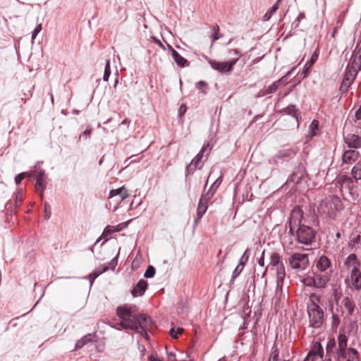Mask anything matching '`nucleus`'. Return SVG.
Wrapping results in <instances>:
<instances>
[{
  "mask_svg": "<svg viewBox=\"0 0 361 361\" xmlns=\"http://www.w3.org/2000/svg\"><path fill=\"white\" fill-rule=\"evenodd\" d=\"M172 57L179 67L184 68L186 66H188L190 65V63L188 61L183 57L181 55L178 54L176 51H173V55Z\"/></svg>",
  "mask_w": 361,
  "mask_h": 361,
  "instance_id": "nucleus-22",
  "label": "nucleus"
},
{
  "mask_svg": "<svg viewBox=\"0 0 361 361\" xmlns=\"http://www.w3.org/2000/svg\"><path fill=\"white\" fill-rule=\"evenodd\" d=\"M207 84L204 81L200 80L197 82L196 87L197 89H200L202 87L206 86Z\"/></svg>",
  "mask_w": 361,
  "mask_h": 361,
  "instance_id": "nucleus-63",
  "label": "nucleus"
},
{
  "mask_svg": "<svg viewBox=\"0 0 361 361\" xmlns=\"http://www.w3.org/2000/svg\"><path fill=\"white\" fill-rule=\"evenodd\" d=\"M330 280V278L327 275L314 274V277L311 279L312 283H306L307 286H313L315 288H324L326 283Z\"/></svg>",
  "mask_w": 361,
  "mask_h": 361,
  "instance_id": "nucleus-13",
  "label": "nucleus"
},
{
  "mask_svg": "<svg viewBox=\"0 0 361 361\" xmlns=\"http://www.w3.org/2000/svg\"><path fill=\"white\" fill-rule=\"evenodd\" d=\"M44 218L46 219H49L51 215V207L48 202H45L44 204Z\"/></svg>",
  "mask_w": 361,
  "mask_h": 361,
  "instance_id": "nucleus-49",
  "label": "nucleus"
},
{
  "mask_svg": "<svg viewBox=\"0 0 361 361\" xmlns=\"http://www.w3.org/2000/svg\"><path fill=\"white\" fill-rule=\"evenodd\" d=\"M350 279L352 281V283L353 287L356 290L361 289V272L358 267L353 268L350 274Z\"/></svg>",
  "mask_w": 361,
  "mask_h": 361,
  "instance_id": "nucleus-15",
  "label": "nucleus"
},
{
  "mask_svg": "<svg viewBox=\"0 0 361 361\" xmlns=\"http://www.w3.org/2000/svg\"><path fill=\"white\" fill-rule=\"evenodd\" d=\"M341 303L343 305L345 308L348 310V314L349 316L353 315L355 311V303L351 298L345 297L342 300Z\"/></svg>",
  "mask_w": 361,
  "mask_h": 361,
  "instance_id": "nucleus-25",
  "label": "nucleus"
},
{
  "mask_svg": "<svg viewBox=\"0 0 361 361\" xmlns=\"http://www.w3.org/2000/svg\"><path fill=\"white\" fill-rule=\"evenodd\" d=\"M155 272V268L153 266L149 265L147 268L144 276L147 279L152 278L154 276Z\"/></svg>",
  "mask_w": 361,
  "mask_h": 361,
  "instance_id": "nucleus-44",
  "label": "nucleus"
},
{
  "mask_svg": "<svg viewBox=\"0 0 361 361\" xmlns=\"http://www.w3.org/2000/svg\"><path fill=\"white\" fill-rule=\"evenodd\" d=\"M317 59H318V54L317 53H314V54L311 56L310 60L307 61L305 63V64L304 65V67L302 68V74L303 75V78H305L307 76L312 66L316 62Z\"/></svg>",
  "mask_w": 361,
  "mask_h": 361,
  "instance_id": "nucleus-21",
  "label": "nucleus"
},
{
  "mask_svg": "<svg viewBox=\"0 0 361 361\" xmlns=\"http://www.w3.org/2000/svg\"><path fill=\"white\" fill-rule=\"evenodd\" d=\"M202 166V163L194 157L190 164L186 166V175L193 173L197 169H201Z\"/></svg>",
  "mask_w": 361,
  "mask_h": 361,
  "instance_id": "nucleus-26",
  "label": "nucleus"
},
{
  "mask_svg": "<svg viewBox=\"0 0 361 361\" xmlns=\"http://www.w3.org/2000/svg\"><path fill=\"white\" fill-rule=\"evenodd\" d=\"M99 276V273H96L95 270L87 276H85V279H89L90 282V286L92 285L93 281Z\"/></svg>",
  "mask_w": 361,
  "mask_h": 361,
  "instance_id": "nucleus-52",
  "label": "nucleus"
},
{
  "mask_svg": "<svg viewBox=\"0 0 361 361\" xmlns=\"http://www.w3.org/2000/svg\"><path fill=\"white\" fill-rule=\"evenodd\" d=\"M276 279H277V287L279 286V283H283L285 276H286V271H285V267L283 264L276 266Z\"/></svg>",
  "mask_w": 361,
  "mask_h": 361,
  "instance_id": "nucleus-32",
  "label": "nucleus"
},
{
  "mask_svg": "<svg viewBox=\"0 0 361 361\" xmlns=\"http://www.w3.org/2000/svg\"><path fill=\"white\" fill-rule=\"evenodd\" d=\"M118 255L119 253H118L117 255L114 257L108 264L107 266L109 267V269L114 270L115 267L117 266Z\"/></svg>",
  "mask_w": 361,
  "mask_h": 361,
  "instance_id": "nucleus-50",
  "label": "nucleus"
},
{
  "mask_svg": "<svg viewBox=\"0 0 361 361\" xmlns=\"http://www.w3.org/2000/svg\"><path fill=\"white\" fill-rule=\"evenodd\" d=\"M298 149L295 148H286L279 150L276 154L272 156L269 159V163L270 164H274L277 166L279 160H285L287 158L293 157L298 152Z\"/></svg>",
  "mask_w": 361,
  "mask_h": 361,
  "instance_id": "nucleus-10",
  "label": "nucleus"
},
{
  "mask_svg": "<svg viewBox=\"0 0 361 361\" xmlns=\"http://www.w3.org/2000/svg\"><path fill=\"white\" fill-rule=\"evenodd\" d=\"M183 332V329L178 328L176 330L174 328L170 329L169 334L172 338H177L178 334H181Z\"/></svg>",
  "mask_w": 361,
  "mask_h": 361,
  "instance_id": "nucleus-48",
  "label": "nucleus"
},
{
  "mask_svg": "<svg viewBox=\"0 0 361 361\" xmlns=\"http://www.w3.org/2000/svg\"><path fill=\"white\" fill-rule=\"evenodd\" d=\"M288 224L289 233L295 238L296 241L299 244L312 247L316 242L317 232L311 226L305 224L302 209L295 207L292 210Z\"/></svg>",
  "mask_w": 361,
  "mask_h": 361,
  "instance_id": "nucleus-1",
  "label": "nucleus"
},
{
  "mask_svg": "<svg viewBox=\"0 0 361 361\" xmlns=\"http://www.w3.org/2000/svg\"><path fill=\"white\" fill-rule=\"evenodd\" d=\"M207 62L211 67L221 73H227L233 69V66L238 61L239 58L233 59L228 61H216L207 57Z\"/></svg>",
  "mask_w": 361,
  "mask_h": 361,
  "instance_id": "nucleus-9",
  "label": "nucleus"
},
{
  "mask_svg": "<svg viewBox=\"0 0 361 361\" xmlns=\"http://www.w3.org/2000/svg\"><path fill=\"white\" fill-rule=\"evenodd\" d=\"M36 184H35V190L37 193H39L41 199H43V192L47 186V182L44 179L35 178Z\"/></svg>",
  "mask_w": 361,
  "mask_h": 361,
  "instance_id": "nucleus-30",
  "label": "nucleus"
},
{
  "mask_svg": "<svg viewBox=\"0 0 361 361\" xmlns=\"http://www.w3.org/2000/svg\"><path fill=\"white\" fill-rule=\"evenodd\" d=\"M135 309V306L128 305H120L116 308V315L121 320L118 324L125 330H130L136 326L134 323L137 315L134 314Z\"/></svg>",
  "mask_w": 361,
  "mask_h": 361,
  "instance_id": "nucleus-4",
  "label": "nucleus"
},
{
  "mask_svg": "<svg viewBox=\"0 0 361 361\" xmlns=\"http://www.w3.org/2000/svg\"><path fill=\"white\" fill-rule=\"evenodd\" d=\"M281 0H277L276 2L271 6V8L267 11L263 16L264 21H268L271 18L273 14L278 10L279 4Z\"/></svg>",
  "mask_w": 361,
  "mask_h": 361,
  "instance_id": "nucleus-34",
  "label": "nucleus"
},
{
  "mask_svg": "<svg viewBox=\"0 0 361 361\" xmlns=\"http://www.w3.org/2000/svg\"><path fill=\"white\" fill-rule=\"evenodd\" d=\"M22 190H20L18 193V195H16V201H15V205H16V208L18 207L21 202H23V194H22Z\"/></svg>",
  "mask_w": 361,
  "mask_h": 361,
  "instance_id": "nucleus-51",
  "label": "nucleus"
},
{
  "mask_svg": "<svg viewBox=\"0 0 361 361\" xmlns=\"http://www.w3.org/2000/svg\"><path fill=\"white\" fill-rule=\"evenodd\" d=\"M212 149V146H211L209 142L204 144L200 152L195 157V158L201 162V160L204 157V154L206 153V158H207L208 157V155L209 154Z\"/></svg>",
  "mask_w": 361,
  "mask_h": 361,
  "instance_id": "nucleus-28",
  "label": "nucleus"
},
{
  "mask_svg": "<svg viewBox=\"0 0 361 361\" xmlns=\"http://www.w3.org/2000/svg\"><path fill=\"white\" fill-rule=\"evenodd\" d=\"M306 174L305 166L302 163H300L297 165L290 176L288 179V181L292 182L295 184H298L301 182L302 179L305 177Z\"/></svg>",
  "mask_w": 361,
  "mask_h": 361,
  "instance_id": "nucleus-12",
  "label": "nucleus"
},
{
  "mask_svg": "<svg viewBox=\"0 0 361 361\" xmlns=\"http://www.w3.org/2000/svg\"><path fill=\"white\" fill-rule=\"evenodd\" d=\"M249 252H250L249 249H247L244 252L243 255L241 256V257L239 260L240 266L245 267V265L247 264L248 259H249Z\"/></svg>",
  "mask_w": 361,
  "mask_h": 361,
  "instance_id": "nucleus-43",
  "label": "nucleus"
},
{
  "mask_svg": "<svg viewBox=\"0 0 361 361\" xmlns=\"http://www.w3.org/2000/svg\"><path fill=\"white\" fill-rule=\"evenodd\" d=\"M355 116L356 118V120L361 119V107L355 112Z\"/></svg>",
  "mask_w": 361,
  "mask_h": 361,
  "instance_id": "nucleus-62",
  "label": "nucleus"
},
{
  "mask_svg": "<svg viewBox=\"0 0 361 361\" xmlns=\"http://www.w3.org/2000/svg\"><path fill=\"white\" fill-rule=\"evenodd\" d=\"M243 269H244V267L240 266V264L238 263V266L235 267V269L233 271L231 281L235 280L240 275V274L243 271Z\"/></svg>",
  "mask_w": 361,
  "mask_h": 361,
  "instance_id": "nucleus-46",
  "label": "nucleus"
},
{
  "mask_svg": "<svg viewBox=\"0 0 361 361\" xmlns=\"http://www.w3.org/2000/svg\"><path fill=\"white\" fill-rule=\"evenodd\" d=\"M25 176V173H18L15 177V183L16 185H19Z\"/></svg>",
  "mask_w": 361,
  "mask_h": 361,
  "instance_id": "nucleus-54",
  "label": "nucleus"
},
{
  "mask_svg": "<svg viewBox=\"0 0 361 361\" xmlns=\"http://www.w3.org/2000/svg\"><path fill=\"white\" fill-rule=\"evenodd\" d=\"M291 72H288L286 75L283 76L279 80H276V83L279 85V86L282 85H285L287 82V76L290 74Z\"/></svg>",
  "mask_w": 361,
  "mask_h": 361,
  "instance_id": "nucleus-55",
  "label": "nucleus"
},
{
  "mask_svg": "<svg viewBox=\"0 0 361 361\" xmlns=\"http://www.w3.org/2000/svg\"><path fill=\"white\" fill-rule=\"evenodd\" d=\"M351 174L355 180H361V164H355L351 171Z\"/></svg>",
  "mask_w": 361,
  "mask_h": 361,
  "instance_id": "nucleus-37",
  "label": "nucleus"
},
{
  "mask_svg": "<svg viewBox=\"0 0 361 361\" xmlns=\"http://www.w3.org/2000/svg\"><path fill=\"white\" fill-rule=\"evenodd\" d=\"M331 265V262L326 255H322L316 263L317 268L320 271H325Z\"/></svg>",
  "mask_w": 361,
  "mask_h": 361,
  "instance_id": "nucleus-18",
  "label": "nucleus"
},
{
  "mask_svg": "<svg viewBox=\"0 0 361 361\" xmlns=\"http://www.w3.org/2000/svg\"><path fill=\"white\" fill-rule=\"evenodd\" d=\"M149 361H161L156 355H151L149 357Z\"/></svg>",
  "mask_w": 361,
  "mask_h": 361,
  "instance_id": "nucleus-61",
  "label": "nucleus"
},
{
  "mask_svg": "<svg viewBox=\"0 0 361 361\" xmlns=\"http://www.w3.org/2000/svg\"><path fill=\"white\" fill-rule=\"evenodd\" d=\"M307 314L310 326L318 329L322 326L324 313L323 309L317 302L312 301L307 305Z\"/></svg>",
  "mask_w": 361,
  "mask_h": 361,
  "instance_id": "nucleus-6",
  "label": "nucleus"
},
{
  "mask_svg": "<svg viewBox=\"0 0 361 361\" xmlns=\"http://www.w3.org/2000/svg\"><path fill=\"white\" fill-rule=\"evenodd\" d=\"M336 348V341L335 340V338H329L326 345V354L331 355V354L335 353Z\"/></svg>",
  "mask_w": 361,
  "mask_h": 361,
  "instance_id": "nucleus-33",
  "label": "nucleus"
},
{
  "mask_svg": "<svg viewBox=\"0 0 361 361\" xmlns=\"http://www.w3.org/2000/svg\"><path fill=\"white\" fill-rule=\"evenodd\" d=\"M109 269V266H104L101 270H99V269H96L95 271L96 273L99 274V275L102 274V273L104 272H106V271H108Z\"/></svg>",
  "mask_w": 361,
  "mask_h": 361,
  "instance_id": "nucleus-59",
  "label": "nucleus"
},
{
  "mask_svg": "<svg viewBox=\"0 0 361 361\" xmlns=\"http://www.w3.org/2000/svg\"><path fill=\"white\" fill-rule=\"evenodd\" d=\"M345 265L349 268L350 267H360V262L357 260V255L355 253L350 254L345 259L344 262Z\"/></svg>",
  "mask_w": 361,
  "mask_h": 361,
  "instance_id": "nucleus-24",
  "label": "nucleus"
},
{
  "mask_svg": "<svg viewBox=\"0 0 361 361\" xmlns=\"http://www.w3.org/2000/svg\"><path fill=\"white\" fill-rule=\"evenodd\" d=\"M111 75L110 59H106L103 80L108 81Z\"/></svg>",
  "mask_w": 361,
  "mask_h": 361,
  "instance_id": "nucleus-40",
  "label": "nucleus"
},
{
  "mask_svg": "<svg viewBox=\"0 0 361 361\" xmlns=\"http://www.w3.org/2000/svg\"><path fill=\"white\" fill-rule=\"evenodd\" d=\"M115 196H118L121 200H125L128 197V191L125 187H121L117 189L111 190L109 192V198H113Z\"/></svg>",
  "mask_w": 361,
  "mask_h": 361,
  "instance_id": "nucleus-19",
  "label": "nucleus"
},
{
  "mask_svg": "<svg viewBox=\"0 0 361 361\" xmlns=\"http://www.w3.org/2000/svg\"><path fill=\"white\" fill-rule=\"evenodd\" d=\"M288 265L298 271L305 270L309 265L307 254L295 252L290 255L287 259Z\"/></svg>",
  "mask_w": 361,
  "mask_h": 361,
  "instance_id": "nucleus-8",
  "label": "nucleus"
},
{
  "mask_svg": "<svg viewBox=\"0 0 361 361\" xmlns=\"http://www.w3.org/2000/svg\"><path fill=\"white\" fill-rule=\"evenodd\" d=\"M120 229H115L114 226H107L103 232V235L105 237L109 236L114 232H119Z\"/></svg>",
  "mask_w": 361,
  "mask_h": 361,
  "instance_id": "nucleus-45",
  "label": "nucleus"
},
{
  "mask_svg": "<svg viewBox=\"0 0 361 361\" xmlns=\"http://www.w3.org/2000/svg\"><path fill=\"white\" fill-rule=\"evenodd\" d=\"M147 287V283L144 279H140L137 283L135 286V287L131 290V294L134 297H137L139 295H142Z\"/></svg>",
  "mask_w": 361,
  "mask_h": 361,
  "instance_id": "nucleus-16",
  "label": "nucleus"
},
{
  "mask_svg": "<svg viewBox=\"0 0 361 361\" xmlns=\"http://www.w3.org/2000/svg\"><path fill=\"white\" fill-rule=\"evenodd\" d=\"M213 35H212V39H213V42L218 40L219 39H220L221 37V35L219 34V27L216 25L215 26L213 27Z\"/></svg>",
  "mask_w": 361,
  "mask_h": 361,
  "instance_id": "nucleus-47",
  "label": "nucleus"
},
{
  "mask_svg": "<svg viewBox=\"0 0 361 361\" xmlns=\"http://www.w3.org/2000/svg\"><path fill=\"white\" fill-rule=\"evenodd\" d=\"M264 253H265V250H263L261 257L258 259L259 265L262 267L264 266Z\"/></svg>",
  "mask_w": 361,
  "mask_h": 361,
  "instance_id": "nucleus-57",
  "label": "nucleus"
},
{
  "mask_svg": "<svg viewBox=\"0 0 361 361\" xmlns=\"http://www.w3.org/2000/svg\"><path fill=\"white\" fill-rule=\"evenodd\" d=\"M212 149V146H211L209 142L204 144L200 152L195 157V158L201 162V160L204 157V154L206 153V158H207L208 157V155L209 154Z\"/></svg>",
  "mask_w": 361,
  "mask_h": 361,
  "instance_id": "nucleus-27",
  "label": "nucleus"
},
{
  "mask_svg": "<svg viewBox=\"0 0 361 361\" xmlns=\"http://www.w3.org/2000/svg\"><path fill=\"white\" fill-rule=\"evenodd\" d=\"M109 269V266H104L101 270H99V269H96L95 271L96 273L99 274V275L102 274V273L104 272H106V271H108Z\"/></svg>",
  "mask_w": 361,
  "mask_h": 361,
  "instance_id": "nucleus-60",
  "label": "nucleus"
},
{
  "mask_svg": "<svg viewBox=\"0 0 361 361\" xmlns=\"http://www.w3.org/2000/svg\"><path fill=\"white\" fill-rule=\"evenodd\" d=\"M212 149V146H211L209 142L204 144L200 152L195 157V158L201 162V160L204 157V154L206 153V158H207L208 157V155L209 154Z\"/></svg>",
  "mask_w": 361,
  "mask_h": 361,
  "instance_id": "nucleus-29",
  "label": "nucleus"
},
{
  "mask_svg": "<svg viewBox=\"0 0 361 361\" xmlns=\"http://www.w3.org/2000/svg\"><path fill=\"white\" fill-rule=\"evenodd\" d=\"M283 111L286 114L292 116L293 117L295 118L298 120L299 113L298 109H296V106L295 105H288L285 109H283Z\"/></svg>",
  "mask_w": 361,
  "mask_h": 361,
  "instance_id": "nucleus-36",
  "label": "nucleus"
},
{
  "mask_svg": "<svg viewBox=\"0 0 361 361\" xmlns=\"http://www.w3.org/2000/svg\"><path fill=\"white\" fill-rule=\"evenodd\" d=\"M342 209L343 204L341 199L336 195H329L322 201L318 210L329 218L334 219Z\"/></svg>",
  "mask_w": 361,
  "mask_h": 361,
  "instance_id": "nucleus-5",
  "label": "nucleus"
},
{
  "mask_svg": "<svg viewBox=\"0 0 361 361\" xmlns=\"http://www.w3.org/2000/svg\"><path fill=\"white\" fill-rule=\"evenodd\" d=\"M361 71V44H357L353 51L350 61L345 68L344 78L340 90L346 92L354 82L357 73Z\"/></svg>",
  "mask_w": 361,
  "mask_h": 361,
  "instance_id": "nucleus-2",
  "label": "nucleus"
},
{
  "mask_svg": "<svg viewBox=\"0 0 361 361\" xmlns=\"http://www.w3.org/2000/svg\"><path fill=\"white\" fill-rule=\"evenodd\" d=\"M209 200L206 199L204 196H202L200 198L197 209V214L200 219L202 218L206 212L207 209V202Z\"/></svg>",
  "mask_w": 361,
  "mask_h": 361,
  "instance_id": "nucleus-20",
  "label": "nucleus"
},
{
  "mask_svg": "<svg viewBox=\"0 0 361 361\" xmlns=\"http://www.w3.org/2000/svg\"><path fill=\"white\" fill-rule=\"evenodd\" d=\"M305 18V13H304V12H301V13H299V15L298 16V17H297V18H296V19H297V20H298V21H300V20H302V19H304Z\"/></svg>",
  "mask_w": 361,
  "mask_h": 361,
  "instance_id": "nucleus-64",
  "label": "nucleus"
},
{
  "mask_svg": "<svg viewBox=\"0 0 361 361\" xmlns=\"http://www.w3.org/2000/svg\"><path fill=\"white\" fill-rule=\"evenodd\" d=\"M359 155L360 153L355 149L346 150L342 157L343 162L345 164H350L355 161Z\"/></svg>",
  "mask_w": 361,
  "mask_h": 361,
  "instance_id": "nucleus-17",
  "label": "nucleus"
},
{
  "mask_svg": "<svg viewBox=\"0 0 361 361\" xmlns=\"http://www.w3.org/2000/svg\"><path fill=\"white\" fill-rule=\"evenodd\" d=\"M42 30V24L39 23L36 26L35 30L32 32V39H34Z\"/></svg>",
  "mask_w": 361,
  "mask_h": 361,
  "instance_id": "nucleus-53",
  "label": "nucleus"
},
{
  "mask_svg": "<svg viewBox=\"0 0 361 361\" xmlns=\"http://www.w3.org/2000/svg\"><path fill=\"white\" fill-rule=\"evenodd\" d=\"M92 334H87L84 336L80 340H78L75 346V350H78L82 348L85 344H87L88 342L92 341Z\"/></svg>",
  "mask_w": 361,
  "mask_h": 361,
  "instance_id": "nucleus-35",
  "label": "nucleus"
},
{
  "mask_svg": "<svg viewBox=\"0 0 361 361\" xmlns=\"http://www.w3.org/2000/svg\"><path fill=\"white\" fill-rule=\"evenodd\" d=\"M185 111H186V106L185 104L180 105V106L178 109L179 115L181 116L183 114H185Z\"/></svg>",
  "mask_w": 361,
  "mask_h": 361,
  "instance_id": "nucleus-58",
  "label": "nucleus"
},
{
  "mask_svg": "<svg viewBox=\"0 0 361 361\" xmlns=\"http://www.w3.org/2000/svg\"><path fill=\"white\" fill-rule=\"evenodd\" d=\"M134 323L136 326L130 330L140 333L149 339L147 331L150 330L154 325L152 318L145 314H137Z\"/></svg>",
  "mask_w": 361,
  "mask_h": 361,
  "instance_id": "nucleus-7",
  "label": "nucleus"
},
{
  "mask_svg": "<svg viewBox=\"0 0 361 361\" xmlns=\"http://www.w3.org/2000/svg\"><path fill=\"white\" fill-rule=\"evenodd\" d=\"M340 324V319L337 314L332 312L331 315V329L334 330H336L338 326Z\"/></svg>",
  "mask_w": 361,
  "mask_h": 361,
  "instance_id": "nucleus-41",
  "label": "nucleus"
},
{
  "mask_svg": "<svg viewBox=\"0 0 361 361\" xmlns=\"http://www.w3.org/2000/svg\"><path fill=\"white\" fill-rule=\"evenodd\" d=\"M310 128L312 131V135H314L315 133H314V130H317L318 128V121L317 120H314L310 125Z\"/></svg>",
  "mask_w": 361,
  "mask_h": 361,
  "instance_id": "nucleus-56",
  "label": "nucleus"
},
{
  "mask_svg": "<svg viewBox=\"0 0 361 361\" xmlns=\"http://www.w3.org/2000/svg\"><path fill=\"white\" fill-rule=\"evenodd\" d=\"M344 142L349 148L358 149L361 147V137L355 134H348L344 137Z\"/></svg>",
  "mask_w": 361,
  "mask_h": 361,
  "instance_id": "nucleus-14",
  "label": "nucleus"
},
{
  "mask_svg": "<svg viewBox=\"0 0 361 361\" xmlns=\"http://www.w3.org/2000/svg\"><path fill=\"white\" fill-rule=\"evenodd\" d=\"M279 85L276 83V81H275L265 90L264 94H273L279 89Z\"/></svg>",
  "mask_w": 361,
  "mask_h": 361,
  "instance_id": "nucleus-42",
  "label": "nucleus"
},
{
  "mask_svg": "<svg viewBox=\"0 0 361 361\" xmlns=\"http://www.w3.org/2000/svg\"><path fill=\"white\" fill-rule=\"evenodd\" d=\"M279 351L276 343L274 344L269 361H279Z\"/></svg>",
  "mask_w": 361,
  "mask_h": 361,
  "instance_id": "nucleus-39",
  "label": "nucleus"
},
{
  "mask_svg": "<svg viewBox=\"0 0 361 361\" xmlns=\"http://www.w3.org/2000/svg\"><path fill=\"white\" fill-rule=\"evenodd\" d=\"M221 183V178H218L212 185L210 188L208 190V191L203 194L202 196L205 197L207 200H211V198L214 196L216 190L217 188L220 185Z\"/></svg>",
  "mask_w": 361,
  "mask_h": 361,
  "instance_id": "nucleus-23",
  "label": "nucleus"
},
{
  "mask_svg": "<svg viewBox=\"0 0 361 361\" xmlns=\"http://www.w3.org/2000/svg\"><path fill=\"white\" fill-rule=\"evenodd\" d=\"M338 347L336 349V361H360V353L353 348H348V338L344 334H339L337 338Z\"/></svg>",
  "mask_w": 361,
  "mask_h": 361,
  "instance_id": "nucleus-3",
  "label": "nucleus"
},
{
  "mask_svg": "<svg viewBox=\"0 0 361 361\" xmlns=\"http://www.w3.org/2000/svg\"><path fill=\"white\" fill-rule=\"evenodd\" d=\"M324 353L322 344L318 341L314 342L304 361H323Z\"/></svg>",
  "mask_w": 361,
  "mask_h": 361,
  "instance_id": "nucleus-11",
  "label": "nucleus"
},
{
  "mask_svg": "<svg viewBox=\"0 0 361 361\" xmlns=\"http://www.w3.org/2000/svg\"><path fill=\"white\" fill-rule=\"evenodd\" d=\"M44 170L38 168L37 165L35 166L34 169L31 171V176L35 178L44 179Z\"/></svg>",
  "mask_w": 361,
  "mask_h": 361,
  "instance_id": "nucleus-38",
  "label": "nucleus"
},
{
  "mask_svg": "<svg viewBox=\"0 0 361 361\" xmlns=\"http://www.w3.org/2000/svg\"><path fill=\"white\" fill-rule=\"evenodd\" d=\"M269 266L276 267L283 264L280 255L276 252L270 254Z\"/></svg>",
  "mask_w": 361,
  "mask_h": 361,
  "instance_id": "nucleus-31",
  "label": "nucleus"
}]
</instances>
